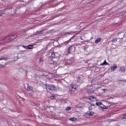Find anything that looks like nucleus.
Segmentation results:
<instances>
[{
	"label": "nucleus",
	"mask_w": 126,
	"mask_h": 126,
	"mask_svg": "<svg viewBox=\"0 0 126 126\" xmlns=\"http://www.w3.org/2000/svg\"><path fill=\"white\" fill-rule=\"evenodd\" d=\"M45 86L47 91H54L56 90V87L53 85L50 86V85H45Z\"/></svg>",
	"instance_id": "obj_1"
},
{
	"label": "nucleus",
	"mask_w": 126,
	"mask_h": 126,
	"mask_svg": "<svg viewBox=\"0 0 126 126\" xmlns=\"http://www.w3.org/2000/svg\"><path fill=\"white\" fill-rule=\"evenodd\" d=\"M95 105H96V106H98V107H100L101 109H102V110L104 109H107V107H106L105 105H103V103H102V102H96ZM102 105L103 106H101Z\"/></svg>",
	"instance_id": "obj_2"
},
{
	"label": "nucleus",
	"mask_w": 126,
	"mask_h": 126,
	"mask_svg": "<svg viewBox=\"0 0 126 126\" xmlns=\"http://www.w3.org/2000/svg\"><path fill=\"white\" fill-rule=\"evenodd\" d=\"M10 37L6 36L3 38L2 41L4 43H8V42L10 41Z\"/></svg>",
	"instance_id": "obj_3"
},
{
	"label": "nucleus",
	"mask_w": 126,
	"mask_h": 126,
	"mask_svg": "<svg viewBox=\"0 0 126 126\" xmlns=\"http://www.w3.org/2000/svg\"><path fill=\"white\" fill-rule=\"evenodd\" d=\"M94 115V112H87L85 114V117H90V116H92Z\"/></svg>",
	"instance_id": "obj_4"
},
{
	"label": "nucleus",
	"mask_w": 126,
	"mask_h": 126,
	"mask_svg": "<svg viewBox=\"0 0 126 126\" xmlns=\"http://www.w3.org/2000/svg\"><path fill=\"white\" fill-rule=\"evenodd\" d=\"M72 47H73V45H71V46H70L67 50V55H68V54H70V52L71 51V50H72Z\"/></svg>",
	"instance_id": "obj_5"
},
{
	"label": "nucleus",
	"mask_w": 126,
	"mask_h": 126,
	"mask_svg": "<svg viewBox=\"0 0 126 126\" xmlns=\"http://www.w3.org/2000/svg\"><path fill=\"white\" fill-rule=\"evenodd\" d=\"M10 38V40H14L15 38H17V35L14 34L11 36H9Z\"/></svg>",
	"instance_id": "obj_6"
},
{
	"label": "nucleus",
	"mask_w": 126,
	"mask_h": 126,
	"mask_svg": "<svg viewBox=\"0 0 126 126\" xmlns=\"http://www.w3.org/2000/svg\"><path fill=\"white\" fill-rule=\"evenodd\" d=\"M27 91H32L33 87H32L30 86H28L27 88Z\"/></svg>",
	"instance_id": "obj_7"
},
{
	"label": "nucleus",
	"mask_w": 126,
	"mask_h": 126,
	"mask_svg": "<svg viewBox=\"0 0 126 126\" xmlns=\"http://www.w3.org/2000/svg\"><path fill=\"white\" fill-rule=\"evenodd\" d=\"M108 64H109V63H108L107 61L105 60L103 63L100 64V65H108Z\"/></svg>",
	"instance_id": "obj_8"
},
{
	"label": "nucleus",
	"mask_w": 126,
	"mask_h": 126,
	"mask_svg": "<svg viewBox=\"0 0 126 126\" xmlns=\"http://www.w3.org/2000/svg\"><path fill=\"white\" fill-rule=\"evenodd\" d=\"M28 50H31L32 49H33V45H29L28 46H27Z\"/></svg>",
	"instance_id": "obj_9"
},
{
	"label": "nucleus",
	"mask_w": 126,
	"mask_h": 126,
	"mask_svg": "<svg viewBox=\"0 0 126 126\" xmlns=\"http://www.w3.org/2000/svg\"><path fill=\"white\" fill-rule=\"evenodd\" d=\"M2 60L7 61V58L4 57H0V61H2Z\"/></svg>",
	"instance_id": "obj_10"
},
{
	"label": "nucleus",
	"mask_w": 126,
	"mask_h": 126,
	"mask_svg": "<svg viewBox=\"0 0 126 126\" xmlns=\"http://www.w3.org/2000/svg\"><path fill=\"white\" fill-rule=\"evenodd\" d=\"M51 58H52V59H55L56 58V54H55V52H52L51 53Z\"/></svg>",
	"instance_id": "obj_11"
},
{
	"label": "nucleus",
	"mask_w": 126,
	"mask_h": 126,
	"mask_svg": "<svg viewBox=\"0 0 126 126\" xmlns=\"http://www.w3.org/2000/svg\"><path fill=\"white\" fill-rule=\"evenodd\" d=\"M117 67V66H112L111 68V71H115V69H116Z\"/></svg>",
	"instance_id": "obj_12"
},
{
	"label": "nucleus",
	"mask_w": 126,
	"mask_h": 126,
	"mask_svg": "<svg viewBox=\"0 0 126 126\" xmlns=\"http://www.w3.org/2000/svg\"><path fill=\"white\" fill-rule=\"evenodd\" d=\"M70 87H71V89H74V91H75V90H76V87H74V85H73V84H71L70 85Z\"/></svg>",
	"instance_id": "obj_13"
},
{
	"label": "nucleus",
	"mask_w": 126,
	"mask_h": 126,
	"mask_svg": "<svg viewBox=\"0 0 126 126\" xmlns=\"http://www.w3.org/2000/svg\"><path fill=\"white\" fill-rule=\"evenodd\" d=\"M77 120V118H71L70 119V121H71L72 122H75Z\"/></svg>",
	"instance_id": "obj_14"
},
{
	"label": "nucleus",
	"mask_w": 126,
	"mask_h": 126,
	"mask_svg": "<svg viewBox=\"0 0 126 126\" xmlns=\"http://www.w3.org/2000/svg\"><path fill=\"white\" fill-rule=\"evenodd\" d=\"M88 93H93L94 92V90L92 89H90L88 90Z\"/></svg>",
	"instance_id": "obj_15"
},
{
	"label": "nucleus",
	"mask_w": 126,
	"mask_h": 126,
	"mask_svg": "<svg viewBox=\"0 0 126 126\" xmlns=\"http://www.w3.org/2000/svg\"><path fill=\"white\" fill-rule=\"evenodd\" d=\"M102 40L101 38H97L96 40H95V43H99V42H101V40Z\"/></svg>",
	"instance_id": "obj_16"
},
{
	"label": "nucleus",
	"mask_w": 126,
	"mask_h": 126,
	"mask_svg": "<svg viewBox=\"0 0 126 126\" xmlns=\"http://www.w3.org/2000/svg\"><path fill=\"white\" fill-rule=\"evenodd\" d=\"M31 96H33V94H34V91H31V92L29 93Z\"/></svg>",
	"instance_id": "obj_17"
},
{
	"label": "nucleus",
	"mask_w": 126,
	"mask_h": 126,
	"mask_svg": "<svg viewBox=\"0 0 126 126\" xmlns=\"http://www.w3.org/2000/svg\"><path fill=\"white\" fill-rule=\"evenodd\" d=\"M70 110H71V107L68 106L66 108V111H70Z\"/></svg>",
	"instance_id": "obj_18"
},
{
	"label": "nucleus",
	"mask_w": 126,
	"mask_h": 126,
	"mask_svg": "<svg viewBox=\"0 0 126 126\" xmlns=\"http://www.w3.org/2000/svg\"><path fill=\"white\" fill-rule=\"evenodd\" d=\"M94 98L95 97H94V96H92L91 98H90V100H91V101H93V102H94Z\"/></svg>",
	"instance_id": "obj_19"
},
{
	"label": "nucleus",
	"mask_w": 126,
	"mask_h": 126,
	"mask_svg": "<svg viewBox=\"0 0 126 126\" xmlns=\"http://www.w3.org/2000/svg\"><path fill=\"white\" fill-rule=\"evenodd\" d=\"M42 32H43V31L41 30L39 31H37L36 33L37 34H41Z\"/></svg>",
	"instance_id": "obj_20"
},
{
	"label": "nucleus",
	"mask_w": 126,
	"mask_h": 126,
	"mask_svg": "<svg viewBox=\"0 0 126 126\" xmlns=\"http://www.w3.org/2000/svg\"><path fill=\"white\" fill-rule=\"evenodd\" d=\"M75 37V35H73L68 41V42H70V41H71V40H72V39H74V38Z\"/></svg>",
	"instance_id": "obj_21"
},
{
	"label": "nucleus",
	"mask_w": 126,
	"mask_h": 126,
	"mask_svg": "<svg viewBox=\"0 0 126 126\" xmlns=\"http://www.w3.org/2000/svg\"><path fill=\"white\" fill-rule=\"evenodd\" d=\"M39 63H43V58H40L39 59Z\"/></svg>",
	"instance_id": "obj_22"
},
{
	"label": "nucleus",
	"mask_w": 126,
	"mask_h": 126,
	"mask_svg": "<svg viewBox=\"0 0 126 126\" xmlns=\"http://www.w3.org/2000/svg\"><path fill=\"white\" fill-rule=\"evenodd\" d=\"M3 14V12L0 10V16H1Z\"/></svg>",
	"instance_id": "obj_23"
},
{
	"label": "nucleus",
	"mask_w": 126,
	"mask_h": 126,
	"mask_svg": "<svg viewBox=\"0 0 126 126\" xmlns=\"http://www.w3.org/2000/svg\"><path fill=\"white\" fill-rule=\"evenodd\" d=\"M3 67H4V65L0 64V68H3Z\"/></svg>",
	"instance_id": "obj_24"
},
{
	"label": "nucleus",
	"mask_w": 126,
	"mask_h": 126,
	"mask_svg": "<svg viewBox=\"0 0 126 126\" xmlns=\"http://www.w3.org/2000/svg\"><path fill=\"white\" fill-rule=\"evenodd\" d=\"M23 48H24V49H27V46H23Z\"/></svg>",
	"instance_id": "obj_25"
},
{
	"label": "nucleus",
	"mask_w": 126,
	"mask_h": 126,
	"mask_svg": "<svg viewBox=\"0 0 126 126\" xmlns=\"http://www.w3.org/2000/svg\"><path fill=\"white\" fill-rule=\"evenodd\" d=\"M50 98H51V99H54L55 98V96H50Z\"/></svg>",
	"instance_id": "obj_26"
},
{
	"label": "nucleus",
	"mask_w": 126,
	"mask_h": 126,
	"mask_svg": "<svg viewBox=\"0 0 126 126\" xmlns=\"http://www.w3.org/2000/svg\"><path fill=\"white\" fill-rule=\"evenodd\" d=\"M123 119L126 120V115L124 116Z\"/></svg>",
	"instance_id": "obj_27"
},
{
	"label": "nucleus",
	"mask_w": 126,
	"mask_h": 126,
	"mask_svg": "<svg viewBox=\"0 0 126 126\" xmlns=\"http://www.w3.org/2000/svg\"><path fill=\"white\" fill-rule=\"evenodd\" d=\"M95 101H98V99L95 98Z\"/></svg>",
	"instance_id": "obj_28"
},
{
	"label": "nucleus",
	"mask_w": 126,
	"mask_h": 126,
	"mask_svg": "<svg viewBox=\"0 0 126 126\" xmlns=\"http://www.w3.org/2000/svg\"><path fill=\"white\" fill-rule=\"evenodd\" d=\"M70 32H66V34H70Z\"/></svg>",
	"instance_id": "obj_29"
},
{
	"label": "nucleus",
	"mask_w": 126,
	"mask_h": 126,
	"mask_svg": "<svg viewBox=\"0 0 126 126\" xmlns=\"http://www.w3.org/2000/svg\"><path fill=\"white\" fill-rule=\"evenodd\" d=\"M101 88V86H99V87L96 88V89H98V88Z\"/></svg>",
	"instance_id": "obj_30"
},
{
	"label": "nucleus",
	"mask_w": 126,
	"mask_h": 126,
	"mask_svg": "<svg viewBox=\"0 0 126 126\" xmlns=\"http://www.w3.org/2000/svg\"><path fill=\"white\" fill-rule=\"evenodd\" d=\"M81 40H83V39H82V37H81Z\"/></svg>",
	"instance_id": "obj_31"
},
{
	"label": "nucleus",
	"mask_w": 126,
	"mask_h": 126,
	"mask_svg": "<svg viewBox=\"0 0 126 126\" xmlns=\"http://www.w3.org/2000/svg\"><path fill=\"white\" fill-rule=\"evenodd\" d=\"M78 78V79H80V77H79Z\"/></svg>",
	"instance_id": "obj_32"
},
{
	"label": "nucleus",
	"mask_w": 126,
	"mask_h": 126,
	"mask_svg": "<svg viewBox=\"0 0 126 126\" xmlns=\"http://www.w3.org/2000/svg\"><path fill=\"white\" fill-rule=\"evenodd\" d=\"M104 91H105V89H103Z\"/></svg>",
	"instance_id": "obj_33"
}]
</instances>
